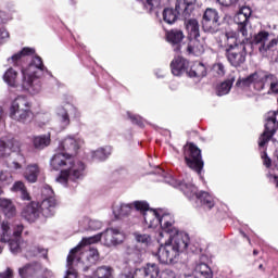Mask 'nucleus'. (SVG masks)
<instances>
[{"label":"nucleus","mask_w":278,"mask_h":278,"mask_svg":"<svg viewBox=\"0 0 278 278\" xmlns=\"http://www.w3.org/2000/svg\"><path fill=\"white\" fill-rule=\"evenodd\" d=\"M43 200L38 206V203L31 202L22 211V216L28 223H36L40 218V213L46 218H49L55 214V205H58V200H55V193L51 187L46 186L42 189Z\"/></svg>","instance_id":"obj_4"},{"label":"nucleus","mask_w":278,"mask_h":278,"mask_svg":"<svg viewBox=\"0 0 278 278\" xmlns=\"http://www.w3.org/2000/svg\"><path fill=\"white\" fill-rule=\"evenodd\" d=\"M213 71L217 73L219 77H224L225 75V65L223 63H217L213 66Z\"/></svg>","instance_id":"obj_50"},{"label":"nucleus","mask_w":278,"mask_h":278,"mask_svg":"<svg viewBox=\"0 0 278 278\" xmlns=\"http://www.w3.org/2000/svg\"><path fill=\"white\" fill-rule=\"evenodd\" d=\"M127 253L130 255L132 262H138L142 257V250L138 245H130L127 249Z\"/></svg>","instance_id":"obj_41"},{"label":"nucleus","mask_w":278,"mask_h":278,"mask_svg":"<svg viewBox=\"0 0 278 278\" xmlns=\"http://www.w3.org/2000/svg\"><path fill=\"white\" fill-rule=\"evenodd\" d=\"M202 28L206 34H218L220 31V16L216 9L208 8L204 11Z\"/></svg>","instance_id":"obj_13"},{"label":"nucleus","mask_w":278,"mask_h":278,"mask_svg":"<svg viewBox=\"0 0 278 278\" xmlns=\"http://www.w3.org/2000/svg\"><path fill=\"white\" fill-rule=\"evenodd\" d=\"M38 175H40L38 164L28 165L24 173V177L29 181V184H36V181H38Z\"/></svg>","instance_id":"obj_30"},{"label":"nucleus","mask_w":278,"mask_h":278,"mask_svg":"<svg viewBox=\"0 0 278 278\" xmlns=\"http://www.w3.org/2000/svg\"><path fill=\"white\" fill-rule=\"evenodd\" d=\"M233 81H236V75L230 74L224 83L217 86L216 88L217 97H225V94H229L233 86Z\"/></svg>","instance_id":"obj_26"},{"label":"nucleus","mask_w":278,"mask_h":278,"mask_svg":"<svg viewBox=\"0 0 278 278\" xmlns=\"http://www.w3.org/2000/svg\"><path fill=\"white\" fill-rule=\"evenodd\" d=\"M186 29L189 34V38H200L201 30L199 28V21L195 18H191L186 22Z\"/></svg>","instance_id":"obj_33"},{"label":"nucleus","mask_w":278,"mask_h":278,"mask_svg":"<svg viewBox=\"0 0 278 278\" xmlns=\"http://www.w3.org/2000/svg\"><path fill=\"white\" fill-rule=\"evenodd\" d=\"M97 262H99V250L90 244H78L67 255V270L64 278H77V270L73 266H77L83 273H88Z\"/></svg>","instance_id":"obj_2"},{"label":"nucleus","mask_w":278,"mask_h":278,"mask_svg":"<svg viewBox=\"0 0 278 278\" xmlns=\"http://www.w3.org/2000/svg\"><path fill=\"white\" fill-rule=\"evenodd\" d=\"M33 144L35 149L38 151H42V149H47L49 144H51V135H40L33 138Z\"/></svg>","instance_id":"obj_32"},{"label":"nucleus","mask_w":278,"mask_h":278,"mask_svg":"<svg viewBox=\"0 0 278 278\" xmlns=\"http://www.w3.org/2000/svg\"><path fill=\"white\" fill-rule=\"evenodd\" d=\"M29 55H36V49L25 47L20 52L9 58L8 62H11L13 66H18V64L21 63V60H23V58H29Z\"/></svg>","instance_id":"obj_25"},{"label":"nucleus","mask_w":278,"mask_h":278,"mask_svg":"<svg viewBox=\"0 0 278 278\" xmlns=\"http://www.w3.org/2000/svg\"><path fill=\"white\" fill-rule=\"evenodd\" d=\"M273 77H274L273 79L268 80L267 86H270L271 92L278 93V83L275 81V75H273Z\"/></svg>","instance_id":"obj_52"},{"label":"nucleus","mask_w":278,"mask_h":278,"mask_svg":"<svg viewBox=\"0 0 278 278\" xmlns=\"http://www.w3.org/2000/svg\"><path fill=\"white\" fill-rule=\"evenodd\" d=\"M225 49H236L239 48L242 42L238 40V33L229 30L225 33Z\"/></svg>","instance_id":"obj_31"},{"label":"nucleus","mask_w":278,"mask_h":278,"mask_svg":"<svg viewBox=\"0 0 278 278\" xmlns=\"http://www.w3.org/2000/svg\"><path fill=\"white\" fill-rule=\"evenodd\" d=\"M144 223L149 229L161 227L162 231L156 232V242L159 244H190V236L173 227L175 219L170 213H164L160 208L157 211H147L144 213Z\"/></svg>","instance_id":"obj_1"},{"label":"nucleus","mask_w":278,"mask_h":278,"mask_svg":"<svg viewBox=\"0 0 278 278\" xmlns=\"http://www.w3.org/2000/svg\"><path fill=\"white\" fill-rule=\"evenodd\" d=\"M50 166L53 170H60L63 166H67V169L61 172L60 176L56 178L59 184L66 185L70 181H77L84 177V170H86V165L80 161L73 160V155L68 153H56L52 156L50 161Z\"/></svg>","instance_id":"obj_3"},{"label":"nucleus","mask_w":278,"mask_h":278,"mask_svg":"<svg viewBox=\"0 0 278 278\" xmlns=\"http://www.w3.org/2000/svg\"><path fill=\"white\" fill-rule=\"evenodd\" d=\"M114 269L110 266L98 267L93 274L94 278H112V273Z\"/></svg>","instance_id":"obj_40"},{"label":"nucleus","mask_w":278,"mask_h":278,"mask_svg":"<svg viewBox=\"0 0 278 278\" xmlns=\"http://www.w3.org/2000/svg\"><path fill=\"white\" fill-rule=\"evenodd\" d=\"M235 23L238 25L239 34H241L242 37L247 40L249 38V30L247 29V25L249 23L248 17L238 12L235 15Z\"/></svg>","instance_id":"obj_28"},{"label":"nucleus","mask_w":278,"mask_h":278,"mask_svg":"<svg viewBox=\"0 0 278 278\" xmlns=\"http://www.w3.org/2000/svg\"><path fill=\"white\" fill-rule=\"evenodd\" d=\"M195 199L197 201H200L201 205H203V207L206 210H212L215 205L214 198L205 191L198 193Z\"/></svg>","instance_id":"obj_34"},{"label":"nucleus","mask_w":278,"mask_h":278,"mask_svg":"<svg viewBox=\"0 0 278 278\" xmlns=\"http://www.w3.org/2000/svg\"><path fill=\"white\" fill-rule=\"evenodd\" d=\"M163 21L168 25H173L177 21V14L173 9H165L163 11Z\"/></svg>","instance_id":"obj_42"},{"label":"nucleus","mask_w":278,"mask_h":278,"mask_svg":"<svg viewBox=\"0 0 278 278\" xmlns=\"http://www.w3.org/2000/svg\"><path fill=\"white\" fill-rule=\"evenodd\" d=\"M61 149H63V151H71L72 153H77V150L79 149V141H77L73 137H67L61 143Z\"/></svg>","instance_id":"obj_35"},{"label":"nucleus","mask_w":278,"mask_h":278,"mask_svg":"<svg viewBox=\"0 0 278 278\" xmlns=\"http://www.w3.org/2000/svg\"><path fill=\"white\" fill-rule=\"evenodd\" d=\"M31 104L27 98L20 96L14 99L10 108V116L17 123H27L31 118Z\"/></svg>","instance_id":"obj_9"},{"label":"nucleus","mask_w":278,"mask_h":278,"mask_svg":"<svg viewBox=\"0 0 278 278\" xmlns=\"http://www.w3.org/2000/svg\"><path fill=\"white\" fill-rule=\"evenodd\" d=\"M161 170V173H164V170H162V169H160Z\"/></svg>","instance_id":"obj_63"},{"label":"nucleus","mask_w":278,"mask_h":278,"mask_svg":"<svg viewBox=\"0 0 278 278\" xmlns=\"http://www.w3.org/2000/svg\"><path fill=\"white\" fill-rule=\"evenodd\" d=\"M22 278H36L42 275V265L40 263H30L18 269Z\"/></svg>","instance_id":"obj_20"},{"label":"nucleus","mask_w":278,"mask_h":278,"mask_svg":"<svg viewBox=\"0 0 278 278\" xmlns=\"http://www.w3.org/2000/svg\"><path fill=\"white\" fill-rule=\"evenodd\" d=\"M12 174L8 172L0 173V184H2L3 186H9V184H12Z\"/></svg>","instance_id":"obj_45"},{"label":"nucleus","mask_w":278,"mask_h":278,"mask_svg":"<svg viewBox=\"0 0 278 278\" xmlns=\"http://www.w3.org/2000/svg\"><path fill=\"white\" fill-rule=\"evenodd\" d=\"M239 14H242L243 16H245V18H250L251 17V9L243 7L240 9Z\"/></svg>","instance_id":"obj_53"},{"label":"nucleus","mask_w":278,"mask_h":278,"mask_svg":"<svg viewBox=\"0 0 278 278\" xmlns=\"http://www.w3.org/2000/svg\"><path fill=\"white\" fill-rule=\"evenodd\" d=\"M195 4L197 0H176L175 10L179 16L188 18L194 10Z\"/></svg>","instance_id":"obj_21"},{"label":"nucleus","mask_w":278,"mask_h":278,"mask_svg":"<svg viewBox=\"0 0 278 278\" xmlns=\"http://www.w3.org/2000/svg\"><path fill=\"white\" fill-rule=\"evenodd\" d=\"M45 71H47V67H45L42 59L35 55L28 66L22 70V88L27 90L30 94H38L42 89V86L40 85V77L45 75Z\"/></svg>","instance_id":"obj_5"},{"label":"nucleus","mask_w":278,"mask_h":278,"mask_svg":"<svg viewBox=\"0 0 278 278\" xmlns=\"http://www.w3.org/2000/svg\"><path fill=\"white\" fill-rule=\"evenodd\" d=\"M184 159L189 168L195 170V173H201L203 170V157L201 156V149H199L194 143H187L184 147Z\"/></svg>","instance_id":"obj_11"},{"label":"nucleus","mask_w":278,"mask_h":278,"mask_svg":"<svg viewBox=\"0 0 278 278\" xmlns=\"http://www.w3.org/2000/svg\"><path fill=\"white\" fill-rule=\"evenodd\" d=\"M0 212L5 218H14L16 216V205L10 199L0 198Z\"/></svg>","instance_id":"obj_24"},{"label":"nucleus","mask_w":278,"mask_h":278,"mask_svg":"<svg viewBox=\"0 0 278 278\" xmlns=\"http://www.w3.org/2000/svg\"><path fill=\"white\" fill-rule=\"evenodd\" d=\"M240 0H217L219 5H224L225 8H236Z\"/></svg>","instance_id":"obj_47"},{"label":"nucleus","mask_w":278,"mask_h":278,"mask_svg":"<svg viewBox=\"0 0 278 278\" xmlns=\"http://www.w3.org/2000/svg\"><path fill=\"white\" fill-rule=\"evenodd\" d=\"M192 244H161L157 251L159 262L161 264H175V260L182 253H190Z\"/></svg>","instance_id":"obj_7"},{"label":"nucleus","mask_w":278,"mask_h":278,"mask_svg":"<svg viewBox=\"0 0 278 278\" xmlns=\"http://www.w3.org/2000/svg\"><path fill=\"white\" fill-rule=\"evenodd\" d=\"M7 18H5V12L0 11V23H5Z\"/></svg>","instance_id":"obj_57"},{"label":"nucleus","mask_w":278,"mask_h":278,"mask_svg":"<svg viewBox=\"0 0 278 278\" xmlns=\"http://www.w3.org/2000/svg\"><path fill=\"white\" fill-rule=\"evenodd\" d=\"M112 155V148L105 147L100 148L97 151L93 152L92 157L93 160H98L99 162H103L104 160H108Z\"/></svg>","instance_id":"obj_39"},{"label":"nucleus","mask_w":278,"mask_h":278,"mask_svg":"<svg viewBox=\"0 0 278 278\" xmlns=\"http://www.w3.org/2000/svg\"><path fill=\"white\" fill-rule=\"evenodd\" d=\"M261 157L263 160V164L264 166H266V168H270L271 164H273V160H270V157H268V154L266 153V151H264L261 154Z\"/></svg>","instance_id":"obj_51"},{"label":"nucleus","mask_w":278,"mask_h":278,"mask_svg":"<svg viewBox=\"0 0 278 278\" xmlns=\"http://www.w3.org/2000/svg\"><path fill=\"white\" fill-rule=\"evenodd\" d=\"M258 254H260V251H257V250L253 251V255H258Z\"/></svg>","instance_id":"obj_59"},{"label":"nucleus","mask_w":278,"mask_h":278,"mask_svg":"<svg viewBox=\"0 0 278 278\" xmlns=\"http://www.w3.org/2000/svg\"><path fill=\"white\" fill-rule=\"evenodd\" d=\"M0 194H1V189H0Z\"/></svg>","instance_id":"obj_64"},{"label":"nucleus","mask_w":278,"mask_h":278,"mask_svg":"<svg viewBox=\"0 0 278 278\" xmlns=\"http://www.w3.org/2000/svg\"><path fill=\"white\" fill-rule=\"evenodd\" d=\"M137 210V212L142 213L144 219L146 212H157V210L149 208V203L147 201H135L132 204H121L113 210L116 218H124V216H129L131 214V210Z\"/></svg>","instance_id":"obj_14"},{"label":"nucleus","mask_w":278,"mask_h":278,"mask_svg":"<svg viewBox=\"0 0 278 278\" xmlns=\"http://www.w3.org/2000/svg\"><path fill=\"white\" fill-rule=\"evenodd\" d=\"M79 226L83 229H90L91 231H99V229H102L103 223L101 220L90 219L89 217H83L81 220H79Z\"/></svg>","instance_id":"obj_29"},{"label":"nucleus","mask_w":278,"mask_h":278,"mask_svg":"<svg viewBox=\"0 0 278 278\" xmlns=\"http://www.w3.org/2000/svg\"><path fill=\"white\" fill-rule=\"evenodd\" d=\"M273 78V74H268V72L256 71L245 78L238 79L236 86L238 88L252 86L254 90H256L257 92H262V90L266 88L268 81H270V79Z\"/></svg>","instance_id":"obj_8"},{"label":"nucleus","mask_w":278,"mask_h":278,"mask_svg":"<svg viewBox=\"0 0 278 278\" xmlns=\"http://www.w3.org/2000/svg\"><path fill=\"white\" fill-rule=\"evenodd\" d=\"M190 62L184 56H175L170 62V71L175 77H180L184 73H189Z\"/></svg>","instance_id":"obj_19"},{"label":"nucleus","mask_w":278,"mask_h":278,"mask_svg":"<svg viewBox=\"0 0 278 278\" xmlns=\"http://www.w3.org/2000/svg\"><path fill=\"white\" fill-rule=\"evenodd\" d=\"M242 236L245 237L247 235H244V232H242Z\"/></svg>","instance_id":"obj_62"},{"label":"nucleus","mask_w":278,"mask_h":278,"mask_svg":"<svg viewBox=\"0 0 278 278\" xmlns=\"http://www.w3.org/2000/svg\"><path fill=\"white\" fill-rule=\"evenodd\" d=\"M12 191L20 192L21 199H23V201H29L31 199V197L29 195V192H27V188L25 187V184H23V181L14 182V185L12 187Z\"/></svg>","instance_id":"obj_37"},{"label":"nucleus","mask_w":278,"mask_h":278,"mask_svg":"<svg viewBox=\"0 0 278 278\" xmlns=\"http://www.w3.org/2000/svg\"><path fill=\"white\" fill-rule=\"evenodd\" d=\"M16 77H18V73L10 67L3 75V81L11 88H16Z\"/></svg>","instance_id":"obj_36"},{"label":"nucleus","mask_w":278,"mask_h":278,"mask_svg":"<svg viewBox=\"0 0 278 278\" xmlns=\"http://www.w3.org/2000/svg\"><path fill=\"white\" fill-rule=\"evenodd\" d=\"M187 53L197 58L203 55L205 53V41H201L199 38L191 39L187 46Z\"/></svg>","instance_id":"obj_23"},{"label":"nucleus","mask_w":278,"mask_h":278,"mask_svg":"<svg viewBox=\"0 0 278 278\" xmlns=\"http://www.w3.org/2000/svg\"><path fill=\"white\" fill-rule=\"evenodd\" d=\"M59 116H61V123L63 127H68L71 125V119L68 118V113L64 110L59 113Z\"/></svg>","instance_id":"obj_48"},{"label":"nucleus","mask_w":278,"mask_h":278,"mask_svg":"<svg viewBox=\"0 0 278 278\" xmlns=\"http://www.w3.org/2000/svg\"><path fill=\"white\" fill-rule=\"evenodd\" d=\"M2 233L0 235V242L9 243V244H21L23 242L21 240V235L23 233V226L18 225L13 231L10 232V223L2 222L1 224Z\"/></svg>","instance_id":"obj_17"},{"label":"nucleus","mask_w":278,"mask_h":278,"mask_svg":"<svg viewBox=\"0 0 278 278\" xmlns=\"http://www.w3.org/2000/svg\"><path fill=\"white\" fill-rule=\"evenodd\" d=\"M127 114H128V118L131 121L134 125H138L139 127H144V121L142 119V117L138 115H131V113H127Z\"/></svg>","instance_id":"obj_46"},{"label":"nucleus","mask_w":278,"mask_h":278,"mask_svg":"<svg viewBox=\"0 0 278 278\" xmlns=\"http://www.w3.org/2000/svg\"><path fill=\"white\" fill-rule=\"evenodd\" d=\"M137 1H141L147 12H153V10H156V8H160L161 0H137Z\"/></svg>","instance_id":"obj_43"},{"label":"nucleus","mask_w":278,"mask_h":278,"mask_svg":"<svg viewBox=\"0 0 278 278\" xmlns=\"http://www.w3.org/2000/svg\"><path fill=\"white\" fill-rule=\"evenodd\" d=\"M101 238H104L106 244L109 242H111V244H123L126 237L125 233L116 228H108L104 232H100L92 237H84L78 244H97Z\"/></svg>","instance_id":"obj_10"},{"label":"nucleus","mask_w":278,"mask_h":278,"mask_svg":"<svg viewBox=\"0 0 278 278\" xmlns=\"http://www.w3.org/2000/svg\"><path fill=\"white\" fill-rule=\"evenodd\" d=\"M1 251H3V248L0 245V253H1Z\"/></svg>","instance_id":"obj_61"},{"label":"nucleus","mask_w":278,"mask_h":278,"mask_svg":"<svg viewBox=\"0 0 278 278\" xmlns=\"http://www.w3.org/2000/svg\"><path fill=\"white\" fill-rule=\"evenodd\" d=\"M159 278H176L175 271H173L172 269H165L163 271H161L160 274V269H159V274H157Z\"/></svg>","instance_id":"obj_49"},{"label":"nucleus","mask_w":278,"mask_h":278,"mask_svg":"<svg viewBox=\"0 0 278 278\" xmlns=\"http://www.w3.org/2000/svg\"><path fill=\"white\" fill-rule=\"evenodd\" d=\"M12 277H13V274L10 268H7L5 271L0 273V278H12Z\"/></svg>","instance_id":"obj_55"},{"label":"nucleus","mask_w":278,"mask_h":278,"mask_svg":"<svg viewBox=\"0 0 278 278\" xmlns=\"http://www.w3.org/2000/svg\"><path fill=\"white\" fill-rule=\"evenodd\" d=\"M10 252L13 255L23 254L25 257H43L47 260L48 250L40 245L33 244H10Z\"/></svg>","instance_id":"obj_12"},{"label":"nucleus","mask_w":278,"mask_h":278,"mask_svg":"<svg viewBox=\"0 0 278 278\" xmlns=\"http://www.w3.org/2000/svg\"><path fill=\"white\" fill-rule=\"evenodd\" d=\"M188 77H205L207 75V72L205 70V65L202 63H198L189 72H187Z\"/></svg>","instance_id":"obj_38"},{"label":"nucleus","mask_w":278,"mask_h":278,"mask_svg":"<svg viewBox=\"0 0 278 278\" xmlns=\"http://www.w3.org/2000/svg\"><path fill=\"white\" fill-rule=\"evenodd\" d=\"M132 236L138 243L149 244L151 242V236L147 233L135 232Z\"/></svg>","instance_id":"obj_44"},{"label":"nucleus","mask_w":278,"mask_h":278,"mask_svg":"<svg viewBox=\"0 0 278 278\" xmlns=\"http://www.w3.org/2000/svg\"><path fill=\"white\" fill-rule=\"evenodd\" d=\"M225 55L229 64L238 68L247 62V47L240 43L238 48L225 49Z\"/></svg>","instance_id":"obj_15"},{"label":"nucleus","mask_w":278,"mask_h":278,"mask_svg":"<svg viewBox=\"0 0 278 278\" xmlns=\"http://www.w3.org/2000/svg\"><path fill=\"white\" fill-rule=\"evenodd\" d=\"M2 116H3V109H1V106H0V121H1Z\"/></svg>","instance_id":"obj_58"},{"label":"nucleus","mask_w":278,"mask_h":278,"mask_svg":"<svg viewBox=\"0 0 278 278\" xmlns=\"http://www.w3.org/2000/svg\"><path fill=\"white\" fill-rule=\"evenodd\" d=\"M252 45H254V47H257L258 52L261 53V55H263V58H270L271 62H278V52L275 56L278 39H270V34L268 31L262 30L256 34L252 40Z\"/></svg>","instance_id":"obj_6"},{"label":"nucleus","mask_w":278,"mask_h":278,"mask_svg":"<svg viewBox=\"0 0 278 278\" xmlns=\"http://www.w3.org/2000/svg\"><path fill=\"white\" fill-rule=\"evenodd\" d=\"M5 38H10V33L5 28H0V45Z\"/></svg>","instance_id":"obj_54"},{"label":"nucleus","mask_w":278,"mask_h":278,"mask_svg":"<svg viewBox=\"0 0 278 278\" xmlns=\"http://www.w3.org/2000/svg\"><path fill=\"white\" fill-rule=\"evenodd\" d=\"M258 269L264 270V265L263 264L258 265Z\"/></svg>","instance_id":"obj_60"},{"label":"nucleus","mask_w":278,"mask_h":278,"mask_svg":"<svg viewBox=\"0 0 278 278\" xmlns=\"http://www.w3.org/2000/svg\"><path fill=\"white\" fill-rule=\"evenodd\" d=\"M160 267L155 263H148L146 267L137 268L134 273L122 274L121 278H157Z\"/></svg>","instance_id":"obj_16"},{"label":"nucleus","mask_w":278,"mask_h":278,"mask_svg":"<svg viewBox=\"0 0 278 278\" xmlns=\"http://www.w3.org/2000/svg\"><path fill=\"white\" fill-rule=\"evenodd\" d=\"M167 41L174 46V51L179 53L181 51V40H184V31L180 29H172L166 34Z\"/></svg>","instance_id":"obj_22"},{"label":"nucleus","mask_w":278,"mask_h":278,"mask_svg":"<svg viewBox=\"0 0 278 278\" xmlns=\"http://www.w3.org/2000/svg\"><path fill=\"white\" fill-rule=\"evenodd\" d=\"M10 168H14V170H18L22 168L21 163L13 161L10 165Z\"/></svg>","instance_id":"obj_56"},{"label":"nucleus","mask_w":278,"mask_h":278,"mask_svg":"<svg viewBox=\"0 0 278 278\" xmlns=\"http://www.w3.org/2000/svg\"><path fill=\"white\" fill-rule=\"evenodd\" d=\"M168 184H170V186H173L174 188H179V190H181L185 197H187V199L189 200L197 199V197H199V189H197V186L190 182L180 181L175 178H170Z\"/></svg>","instance_id":"obj_18"},{"label":"nucleus","mask_w":278,"mask_h":278,"mask_svg":"<svg viewBox=\"0 0 278 278\" xmlns=\"http://www.w3.org/2000/svg\"><path fill=\"white\" fill-rule=\"evenodd\" d=\"M12 151H21V143H18V141H10L9 143H5L0 140V157H8Z\"/></svg>","instance_id":"obj_27"}]
</instances>
